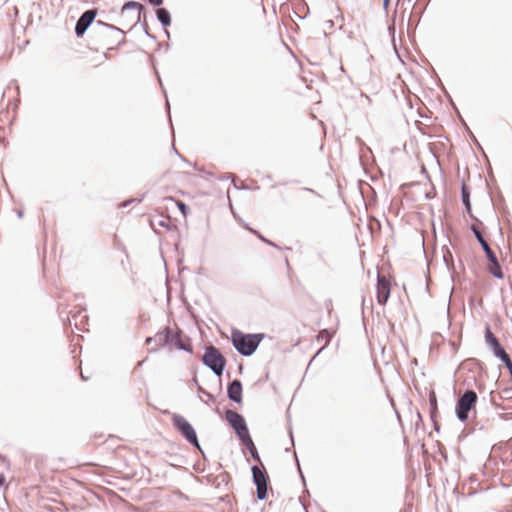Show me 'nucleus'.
Returning a JSON list of instances; mask_svg holds the SVG:
<instances>
[{
  "label": "nucleus",
  "mask_w": 512,
  "mask_h": 512,
  "mask_svg": "<svg viewBox=\"0 0 512 512\" xmlns=\"http://www.w3.org/2000/svg\"><path fill=\"white\" fill-rule=\"evenodd\" d=\"M264 337V333L245 334L238 329H233L231 342L240 355L249 357L254 354Z\"/></svg>",
  "instance_id": "nucleus-1"
},
{
  "label": "nucleus",
  "mask_w": 512,
  "mask_h": 512,
  "mask_svg": "<svg viewBox=\"0 0 512 512\" xmlns=\"http://www.w3.org/2000/svg\"><path fill=\"white\" fill-rule=\"evenodd\" d=\"M155 347L151 351H157L159 347H175L177 350L186 351L188 353L193 352V348L190 344H185L182 341V331L177 328L172 330L170 327H165L163 330L157 332L154 336Z\"/></svg>",
  "instance_id": "nucleus-2"
},
{
  "label": "nucleus",
  "mask_w": 512,
  "mask_h": 512,
  "mask_svg": "<svg viewBox=\"0 0 512 512\" xmlns=\"http://www.w3.org/2000/svg\"><path fill=\"white\" fill-rule=\"evenodd\" d=\"M471 230H472L476 240L480 244L483 252L485 253L488 262L491 264L490 273L497 279H503L504 274L502 272V268L497 259V256L493 252L491 247L489 246V244L486 241V239L484 238L482 232L476 225H472Z\"/></svg>",
  "instance_id": "nucleus-3"
},
{
  "label": "nucleus",
  "mask_w": 512,
  "mask_h": 512,
  "mask_svg": "<svg viewBox=\"0 0 512 512\" xmlns=\"http://www.w3.org/2000/svg\"><path fill=\"white\" fill-rule=\"evenodd\" d=\"M202 362L218 377L223 374L227 363L226 358L221 354L219 349L213 345L205 347Z\"/></svg>",
  "instance_id": "nucleus-4"
},
{
  "label": "nucleus",
  "mask_w": 512,
  "mask_h": 512,
  "mask_svg": "<svg viewBox=\"0 0 512 512\" xmlns=\"http://www.w3.org/2000/svg\"><path fill=\"white\" fill-rule=\"evenodd\" d=\"M478 396L474 390L467 389L456 402L455 413L459 421L465 422L469 418V412L475 408Z\"/></svg>",
  "instance_id": "nucleus-5"
},
{
  "label": "nucleus",
  "mask_w": 512,
  "mask_h": 512,
  "mask_svg": "<svg viewBox=\"0 0 512 512\" xmlns=\"http://www.w3.org/2000/svg\"><path fill=\"white\" fill-rule=\"evenodd\" d=\"M172 423L174 428L182 435V437L193 447L200 450L202 453L201 446L198 441V437L193 426L180 414H174L172 417Z\"/></svg>",
  "instance_id": "nucleus-6"
},
{
  "label": "nucleus",
  "mask_w": 512,
  "mask_h": 512,
  "mask_svg": "<svg viewBox=\"0 0 512 512\" xmlns=\"http://www.w3.org/2000/svg\"><path fill=\"white\" fill-rule=\"evenodd\" d=\"M252 481L256 486L257 498L265 500L268 494L269 476L265 468H260L257 465L251 467Z\"/></svg>",
  "instance_id": "nucleus-7"
},
{
  "label": "nucleus",
  "mask_w": 512,
  "mask_h": 512,
  "mask_svg": "<svg viewBox=\"0 0 512 512\" xmlns=\"http://www.w3.org/2000/svg\"><path fill=\"white\" fill-rule=\"evenodd\" d=\"M96 26H100L104 30L105 36L110 38L108 44L118 46L125 42L124 31L122 29L101 20L96 21Z\"/></svg>",
  "instance_id": "nucleus-8"
},
{
  "label": "nucleus",
  "mask_w": 512,
  "mask_h": 512,
  "mask_svg": "<svg viewBox=\"0 0 512 512\" xmlns=\"http://www.w3.org/2000/svg\"><path fill=\"white\" fill-rule=\"evenodd\" d=\"M97 16L95 9H89L82 13L75 25V35L81 37L85 34L87 29L91 26Z\"/></svg>",
  "instance_id": "nucleus-9"
},
{
  "label": "nucleus",
  "mask_w": 512,
  "mask_h": 512,
  "mask_svg": "<svg viewBox=\"0 0 512 512\" xmlns=\"http://www.w3.org/2000/svg\"><path fill=\"white\" fill-rule=\"evenodd\" d=\"M390 293L391 285L389 280L385 276L378 273L376 284V298L378 304L385 305L390 297Z\"/></svg>",
  "instance_id": "nucleus-10"
},
{
  "label": "nucleus",
  "mask_w": 512,
  "mask_h": 512,
  "mask_svg": "<svg viewBox=\"0 0 512 512\" xmlns=\"http://www.w3.org/2000/svg\"><path fill=\"white\" fill-rule=\"evenodd\" d=\"M485 341L496 358L499 359L507 354L498 338L493 334L489 325H486L485 327Z\"/></svg>",
  "instance_id": "nucleus-11"
},
{
  "label": "nucleus",
  "mask_w": 512,
  "mask_h": 512,
  "mask_svg": "<svg viewBox=\"0 0 512 512\" xmlns=\"http://www.w3.org/2000/svg\"><path fill=\"white\" fill-rule=\"evenodd\" d=\"M242 391V382L239 379H234L228 383L227 397L230 401L239 404L242 402Z\"/></svg>",
  "instance_id": "nucleus-12"
},
{
  "label": "nucleus",
  "mask_w": 512,
  "mask_h": 512,
  "mask_svg": "<svg viewBox=\"0 0 512 512\" xmlns=\"http://www.w3.org/2000/svg\"><path fill=\"white\" fill-rule=\"evenodd\" d=\"M225 417H226V420L227 422L229 423V425L233 428V430L236 432L238 430H243L244 426H246V421H245V418L233 411V410H227L225 412Z\"/></svg>",
  "instance_id": "nucleus-13"
},
{
  "label": "nucleus",
  "mask_w": 512,
  "mask_h": 512,
  "mask_svg": "<svg viewBox=\"0 0 512 512\" xmlns=\"http://www.w3.org/2000/svg\"><path fill=\"white\" fill-rule=\"evenodd\" d=\"M127 10H136L137 11L136 23L141 20V14L142 13L145 15V7L141 3L136 2V1H128V2H126L122 6V8H121V14L124 15V13Z\"/></svg>",
  "instance_id": "nucleus-14"
},
{
  "label": "nucleus",
  "mask_w": 512,
  "mask_h": 512,
  "mask_svg": "<svg viewBox=\"0 0 512 512\" xmlns=\"http://www.w3.org/2000/svg\"><path fill=\"white\" fill-rule=\"evenodd\" d=\"M156 16L160 24L166 28L171 25V15L170 12L163 7H158L156 10Z\"/></svg>",
  "instance_id": "nucleus-15"
},
{
  "label": "nucleus",
  "mask_w": 512,
  "mask_h": 512,
  "mask_svg": "<svg viewBox=\"0 0 512 512\" xmlns=\"http://www.w3.org/2000/svg\"><path fill=\"white\" fill-rule=\"evenodd\" d=\"M461 199L467 213L471 214L470 191L465 183L461 187Z\"/></svg>",
  "instance_id": "nucleus-16"
},
{
  "label": "nucleus",
  "mask_w": 512,
  "mask_h": 512,
  "mask_svg": "<svg viewBox=\"0 0 512 512\" xmlns=\"http://www.w3.org/2000/svg\"><path fill=\"white\" fill-rule=\"evenodd\" d=\"M429 412H430V418L434 419L437 418L438 414V406H437V397L434 391L429 392Z\"/></svg>",
  "instance_id": "nucleus-17"
},
{
  "label": "nucleus",
  "mask_w": 512,
  "mask_h": 512,
  "mask_svg": "<svg viewBox=\"0 0 512 512\" xmlns=\"http://www.w3.org/2000/svg\"><path fill=\"white\" fill-rule=\"evenodd\" d=\"M237 437L239 438V440L245 445V446H249L250 443L253 442L251 436H250V433H249V429L246 426H244L243 430H238L235 432Z\"/></svg>",
  "instance_id": "nucleus-18"
},
{
  "label": "nucleus",
  "mask_w": 512,
  "mask_h": 512,
  "mask_svg": "<svg viewBox=\"0 0 512 512\" xmlns=\"http://www.w3.org/2000/svg\"><path fill=\"white\" fill-rule=\"evenodd\" d=\"M245 228H246V229H248V230H249L250 232H252L253 234H255V235H256V236H257V237H258L262 242H264V243H266L267 245L272 246V247H274V248H276V249H280V247H279L276 243H274V242L270 241L269 239H267L266 237H264V236H263L261 233H259L258 231H256V230L252 229V228H251V227H249L248 225H246V226H245Z\"/></svg>",
  "instance_id": "nucleus-19"
},
{
  "label": "nucleus",
  "mask_w": 512,
  "mask_h": 512,
  "mask_svg": "<svg viewBox=\"0 0 512 512\" xmlns=\"http://www.w3.org/2000/svg\"><path fill=\"white\" fill-rule=\"evenodd\" d=\"M325 339V345H327L333 338V332L323 329L319 332L318 339Z\"/></svg>",
  "instance_id": "nucleus-20"
},
{
  "label": "nucleus",
  "mask_w": 512,
  "mask_h": 512,
  "mask_svg": "<svg viewBox=\"0 0 512 512\" xmlns=\"http://www.w3.org/2000/svg\"><path fill=\"white\" fill-rule=\"evenodd\" d=\"M247 449L249 450V453L251 455V457L257 461V462H261V459H260V455L254 445V442L250 443L249 446H246Z\"/></svg>",
  "instance_id": "nucleus-21"
},
{
  "label": "nucleus",
  "mask_w": 512,
  "mask_h": 512,
  "mask_svg": "<svg viewBox=\"0 0 512 512\" xmlns=\"http://www.w3.org/2000/svg\"><path fill=\"white\" fill-rule=\"evenodd\" d=\"M505 365V367L508 369L510 376L512 378V360L508 354L504 355L503 357L499 358Z\"/></svg>",
  "instance_id": "nucleus-22"
},
{
  "label": "nucleus",
  "mask_w": 512,
  "mask_h": 512,
  "mask_svg": "<svg viewBox=\"0 0 512 512\" xmlns=\"http://www.w3.org/2000/svg\"><path fill=\"white\" fill-rule=\"evenodd\" d=\"M443 260L445 261L448 270L454 269L452 254L450 251H447V254H444Z\"/></svg>",
  "instance_id": "nucleus-23"
},
{
  "label": "nucleus",
  "mask_w": 512,
  "mask_h": 512,
  "mask_svg": "<svg viewBox=\"0 0 512 512\" xmlns=\"http://www.w3.org/2000/svg\"><path fill=\"white\" fill-rule=\"evenodd\" d=\"M197 389L199 392L204 394V396H206L210 401H212V402L215 401L214 395L211 394L210 392L206 391L200 384H197Z\"/></svg>",
  "instance_id": "nucleus-24"
},
{
  "label": "nucleus",
  "mask_w": 512,
  "mask_h": 512,
  "mask_svg": "<svg viewBox=\"0 0 512 512\" xmlns=\"http://www.w3.org/2000/svg\"><path fill=\"white\" fill-rule=\"evenodd\" d=\"M177 206H178L179 210L182 212L183 215L187 214L189 208H188V206L185 203L179 201V202H177Z\"/></svg>",
  "instance_id": "nucleus-25"
},
{
  "label": "nucleus",
  "mask_w": 512,
  "mask_h": 512,
  "mask_svg": "<svg viewBox=\"0 0 512 512\" xmlns=\"http://www.w3.org/2000/svg\"><path fill=\"white\" fill-rule=\"evenodd\" d=\"M141 199H137V198H134V199H131V200H128V201H123L120 203V207H127L128 205H130L131 203L133 202H140Z\"/></svg>",
  "instance_id": "nucleus-26"
},
{
  "label": "nucleus",
  "mask_w": 512,
  "mask_h": 512,
  "mask_svg": "<svg viewBox=\"0 0 512 512\" xmlns=\"http://www.w3.org/2000/svg\"><path fill=\"white\" fill-rule=\"evenodd\" d=\"M151 5L160 7L163 4V0H147Z\"/></svg>",
  "instance_id": "nucleus-27"
},
{
  "label": "nucleus",
  "mask_w": 512,
  "mask_h": 512,
  "mask_svg": "<svg viewBox=\"0 0 512 512\" xmlns=\"http://www.w3.org/2000/svg\"><path fill=\"white\" fill-rule=\"evenodd\" d=\"M431 420L433 422L435 431L439 432L440 426H439V424L437 422V418H434V419H431Z\"/></svg>",
  "instance_id": "nucleus-28"
},
{
  "label": "nucleus",
  "mask_w": 512,
  "mask_h": 512,
  "mask_svg": "<svg viewBox=\"0 0 512 512\" xmlns=\"http://www.w3.org/2000/svg\"><path fill=\"white\" fill-rule=\"evenodd\" d=\"M144 31H145V34L151 38V39H155V36H153L152 34H150V32H148V29H147V25L145 24L144 25Z\"/></svg>",
  "instance_id": "nucleus-29"
},
{
  "label": "nucleus",
  "mask_w": 512,
  "mask_h": 512,
  "mask_svg": "<svg viewBox=\"0 0 512 512\" xmlns=\"http://www.w3.org/2000/svg\"><path fill=\"white\" fill-rule=\"evenodd\" d=\"M391 0H383V9L387 11Z\"/></svg>",
  "instance_id": "nucleus-30"
},
{
  "label": "nucleus",
  "mask_w": 512,
  "mask_h": 512,
  "mask_svg": "<svg viewBox=\"0 0 512 512\" xmlns=\"http://www.w3.org/2000/svg\"><path fill=\"white\" fill-rule=\"evenodd\" d=\"M153 343H155L154 336L146 338V344L150 345V344H153Z\"/></svg>",
  "instance_id": "nucleus-31"
},
{
  "label": "nucleus",
  "mask_w": 512,
  "mask_h": 512,
  "mask_svg": "<svg viewBox=\"0 0 512 512\" xmlns=\"http://www.w3.org/2000/svg\"><path fill=\"white\" fill-rule=\"evenodd\" d=\"M504 393H505L506 395H508L509 397H512V387H511V388H506V389L504 390Z\"/></svg>",
  "instance_id": "nucleus-32"
},
{
  "label": "nucleus",
  "mask_w": 512,
  "mask_h": 512,
  "mask_svg": "<svg viewBox=\"0 0 512 512\" xmlns=\"http://www.w3.org/2000/svg\"><path fill=\"white\" fill-rule=\"evenodd\" d=\"M5 482V476L3 474H0V486L3 485Z\"/></svg>",
  "instance_id": "nucleus-33"
},
{
  "label": "nucleus",
  "mask_w": 512,
  "mask_h": 512,
  "mask_svg": "<svg viewBox=\"0 0 512 512\" xmlns=\"http://www.w3.org/2000/svg\"><path fill=\"white\" fill-rule=\"evenodd\" d=\"M303 190H304V191H308V192H311V193L316 194V191H314V190H313V189H311V188H304Z\"/></svg>",
  "instance_id": "nucleus-34"
},
{
  "label": "nucleus",
  "mask_w": 512,
  "mask_h": 512,
  "mask_svg": "<svg viewBox=\"0 0 512 512\" xmlns=\"http://www.w3.org/2000/svg\"><path fill=\"white\" fill-rule=\"evenodd\" d=\"M17 216L19 218H22L23 217V211L22 210L17 211Z\"/></svg>",
  "instance_id": "nucleus-35"
},
{
  "label": "nucleus",
  "mask_w": 512,
  "mask_h": 512,
  "mask_svg": "<svg viewBox=\"0 0 512 512\" xmlns=\"http://www.w3.org/2000/svg\"><path fill=\"white\" fill-rule=\"evenodd\" d=\"M298 469H299V472H300V475H301V478L304 480V475L302 474V471L300 469V466L298 465Z\"/></svg>",
  "instance_id": "nucleus-36"
},
{
  "label": "nucleus",
  "mask_w": 512,
  "mask_h": 512,
  "mask_svg": "<svg viewBox=\"0 0 512 512\" xmlns=\"http://www.w3.org/2000/svg\"><path fill=\"white\" fill-rule=\"evenodd\" d=\"M417 419H419L420 421H422V416H421V414H420L419 412L417 413Z\"/></svg>",
  "instance_id": "nucleus-37"
},
{
  "label": "nucleus",
  "mask_w": 512,
  "mask_h": 512,
  "mask_svg": "<svg viewBox=\"0 0 512 512\" xmlns=\"http://www.w3.org/2000/svg\"><path fill=\"white\" fill-rule=\"evenodd\" d=\"M81 378H82L83 380H87L86 375H84L83 373H81Z\"/></svg>",
  "instance_id": "nucleus-38"
},
{
  "label": "nucleus",
  "mask_w": 512,
  "mask_h": 512,
  "mask_svg": "<svg viewBox=\"0 0 512 512\" xmlns=\"http://www.w3.org/2000/svg\"><path fill=\"white\" fill-rule=\"evenodd\" d=\"M193 382H194V385H196V386H197V384H199L197 379H193Z\"/></svg>",
  "instance_id": "nucleus-39"
},
{
  "label": "nucleus",
  "mask_w": 512,
  "mask_h": 512,
  "mask_svg": "<svg viewBox=\"0 0 512 512\" xmlns=\"http://www.w3.org/2000/svg\"><path fill=\"white\" fill-rule=\"evenodd\" d=\"M161 226H166V224L164 223V221H160L159 223Z\"/></svg>",
  "instance_id": "nucleus-40"
},
{
  "label": "nucleus",
  "mask_w": 512,
  "mask_h": 512,
  "mask_svg": "<svg viewBox=\"0 0 512 512\" xmlns=\"http://www.w3.org/2000/svg\"><path fill=\"white\" fill-rule=\"evenodd\" d=\"M290 437H291V440L293 441V434H292V432H290Z\"/></svg>",
  "instance_id": "nucleus-41"
}]
</instances>
